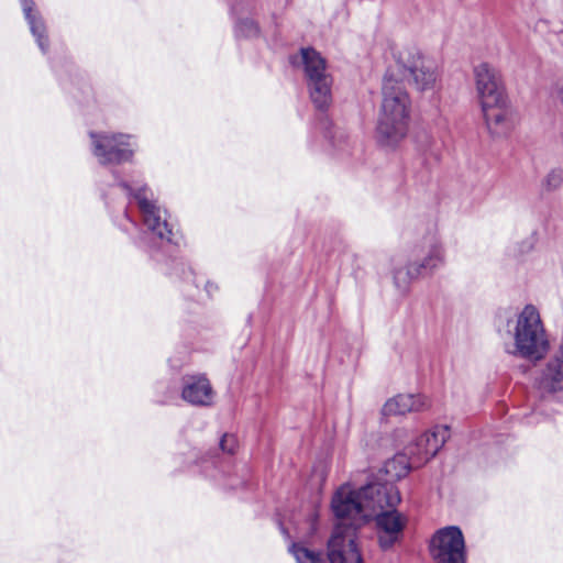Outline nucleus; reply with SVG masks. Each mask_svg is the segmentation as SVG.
<instances>
[{"label": "nucleus", "instance_id": "obj_6", "mask_svg": "<svg viewBox=\"0 0 563 563\" xmlns=\"http://www.w3.org/2000/svg\"><path fill=\"white\" fill-rule=\"evenodd\" d=\"M93 154L101 164L129 161L134 152V137L121 133H91Z\"/></svg>", "mask_w": 563, "mask_h": 563}, {"label": "nucleus", "instance_id": "obj_17", "mask_svg": "<svg viewBox=\"0 0 563 563\" xmlns=\"http://www.w3.org/2000/svg\"><path fill=\"white\" fill-rule=\"evenodd\" d=\"M300 64L307 81L331 76L328 71L327 60L314 48L305 47L299 52Z\"/></svg>", "mask_w": 563, "mask_h": 563}, {"label": "nucleus", "instance_id": "obj_12", "mask_svg": "<svg viewBox=\"0 0 563 563\" xmlns=\"http://www.w3.org/2000/svg\"><path fill=\"white\" fill-rule=\"evenodd\" d=\"M473 76L479 104L507 96L498 71L488 63L476 65Z\"/></svg>", "mask_w": 563, "mask_h": 563}, {"label": "nucleus", "instance_id": "obj_13", "mask_svg": "<svg viewBox=\"0 0 563 563\" xmlns=\"http://www.w3.org/2000/svg\"><path fill=\"white\" fill-rule=\"evenodd\" d=\"M139 208L143 214L145 225L161 240H170L172 231L165 219L162 218V210L155 205L153 194L145 187L134 192Z\"/></svg>", "mask_w": 563, "mask_h": 563}, {"label": "nucleus", "instance_id": "obj_1", "mask_svg": "<svg viewBox=\"0 0 563 563\" xmlns=\"http://www.w3.org/2000/svg\"><path fill=\"white\" fill-rule=\"evenodd\" d=\"M400 493L391 485H366L355 489L350 483L341 485L333 494L331 508L338 523L357 528L382 510L385 506H397Z\"/></svg>", "mask_w": 563, "mask_h": 563}, {"label": "nucleus", "instance_id": "obj_21", "mask_svg": "<svg viewBox=\"0 0 563 563\" xmlns=\"http://www.w3.org/2000/svg\"><path fill=\"white\" fill-rule=\"evenodd\" d=\"M25 19L29 21L32 34L36 37L40 48L45 52L46 43L44 38V25L40 19L33 14V2L31 0H21Z\"/></svg>", "mask_w": 563, "mask_h": 563}, {"label": "nucleus", "instance_id": "obj_26", "mask_svg": "<svg viewBox=\"0 0 563 563\" xmlns=\"http://www.w3.org/2000/svg\"><path fill=\"white\" fill-rule=\"evenodd\" d=\"M555 98L561 104H563V86L555 89Z\"/></svg>", "mask_w": 563, "mask_h": 563}, {"label": "nucleus", "instance_id": "obj_9", "mask_svg": "<svg viewBox=\"0 0 563 563\" xmlns=\"http://www.w3.org/2000/svg\"><path fill=\"white\" fill-rule=\"evenodd\" d=\"M396 506H385L372 517L375 519L379 545L389 549L398 543L408 523L406 515L397 511Z\"/></svg>", "mask_w": 563, "mask_h": 563}, {"label": "nucleus", "instance_id": "obj_7", "mask_svg": "<svg viewBox=\"0 0 563 563\" xmlns=\"http://www.w3.org/2000/svg\"><path fill=\"white\" fill-rule=\"evenodd\" d=\"M479 106L485 126L493 137H506L515 130L518 120L508 96Z\"/></svg>", "mask_w": 563, "mask_h": 563}, {"label": "nucleus", "instance_id": "obj_19", "mask_svg": "<svg viewBox=\"0 0 563 563\" xmlns=\"http://www.w3.org/2000/svg\"><path fill=\"white\" fill-rule=\"evenodd\" d=\"M412 466L418 465L413 464L412 460L409 461L407 454H396L393 459L388 460L384 465L383 471L386 475L385 483H373L372 485H391L396 487L394 483L407 476Z\"/></svg>", "mask_w": 563, "mask_h": 563}, {"label": "nucleus", "instance_id": "obj_4", "mask_svg": "<svg viewBox=\"0 0 563 563\" xmlns=\"http://www.w3.org/2000/svg\"><path fill=\"white\" fill-rule=\"evenodd\" d=\"M395 73L408 74L413 87L420 92L435 91L440 87L441 75L438 64L424 56L416 47H402L393 53Z\"/></svg>", "mask_w": 563, "mask_h": 563}, {"label": "nucleus", "instance_id": "obj_23", "mask_svg": "<svg viewBox=\"0 0 563 563\" xmlns=\"http://www.w3.org/2000/svg\"><path fill=\"white\" fill-rule=\"evenodd\" d=\"M235 33L241 37H254L258 34V27L251 18H245L238 22Z\"/></svg>", "mask_w": 563, "mask_h": 563}, {"label": "nucleus", "instance_id": "obj_18", "mask_svg": "<svg viewBox=\"0 0 563 563\" xmlns=\"http://www.w3.org/2000/svg\"><path fill=\"white\" fill-rule=\"evenodd\" d=\"M332 76H323L322 78L307 81L310 99L314 107L319 110H325L332 102Z\"/></svg>", "mask_w": 563, "mask_h": 563}, {"label": "nucleus", "instance_id": "obj_11", "mask_svg": "<svg viewBox=\"0 0 563 563\" xmlns=\"http://www.w3.org/2000/svg\"><path fill=\"white\" fill-rule=\"evenodd\" d=\"M450 437L449 428L437 426L422 433L407 450L412 463L422 465L437 455Z\"/></svg>", "mask_w": 563, "mask_h": 563}, {"label": "nucleus", "instance_id": "obj_5", "mask_svg": "<svg viewBox=\"0 0 563 563\" xmlns=\"http://www.w3.org/2000/svg\"><path fill=\"white\" fill-rule=\"evenodd\" d=\"M325 549L329 563H364L355 527L336 523Z\"/></svg>", "mask_w": 563, "mask_h": 563}, {"label": "nucleus", "instance_id": "obj_14", "mask_svg": "<svg viewBox=\"0 0 563 563\" xmlns=\"http://www.w3.org/2000/svg\"><path fill=\"white\" fill-rule=\"evenodd\" d=\"M539 387L543 391L563 396V339L547 362L539 379Z\"/></svg>", "mask_w": 563, "mask_h": 563}, {"label": "nucleus", "instance_id": "obj_25", "mask_svg": "<svg viewBox=\"0 0 563 563\" xmlns=\"http://www.w3.org/2000/svg\"><path fill=\"white\" fill-rule=\"evenodd\" d=\"M238 446L236 438L233 434H224L220 440V448L223 452L232 454Z\"/></svg>", "mask_w": 563, "mask_h": 563}, {"label": "nucleus", "instance_id": "obj_15", "mask_svg": "<svg viewBox=\"0 0 563 563\" xmlns=\"http://www.w3.org/2000/svg\"><path fill=\"white\" fill-rule=\"evenodd\" d=\"M429 407V400L420 394H398L386 400L382 408L385 417L404 416L410 412L426 410Z\"/></svg>", "mask_w": 563, "mask_h": 563}, {"label": "nucleus", "instance_id": "obj_3", "mask_svg": "<svg viewBox=\"0 0 563 563\" xmlns=\"http://www.w3.org/2000/svg\"><path fill=\"white\" fill-rule=\"evenodd\" d=\"M511 343L506 345L508 354L529 361H541L550 350V340L539 308L525 305L508 321Z\"/></svg>", "mask_w": 563, "mask_h": 563}, {"label": "nucleus", "instance_id": "obj_27", "mask_svg": "<svg viewBox=\"0 0 563 563\" xmlns=\"http://www.w3.org/2000/svg\"><path fill=\"white\" fill-rule=\"evenodd\" d=\"M533 247V243L532 242H526L525 243V246H523V250H521V252H529L531 251Z\"/></svg>", "mask_w": 563, "mask_h": 563}, {"label": "nucleus", "instance_id": "obj_8", "mask_svg": "<svg viewBox=\"0 0 563 563\" xmlns=\"http://www.w3.org/2000/svg\"><path fill=\"white\" fill-rule=\"evenodd\" d=\"M430 553L438 563H465V542L460 528L440 529L431 539Z\"/></svg>", "mask_w": 563, "mask_h": 563}, {"label": "nucleus", "instance_id": "obj_20", "mask_svg": "<svg viewBox=\"0 0 563 563\" xmlns=\"http://www.w3.org/2000/svg\"><path fill=\"white\" fill-rule=\"evenodd\" d=\"M423 277L413 262L391 271L394 286L401 292H407L412 282Z\"/></svg>", "mask_w": 563, "mask_h": 563}, {"label": "nucleus", "instance_id": "obj_22", "mask_svg": "<svg viewBox=\"0 0 563 563\" xmlns=\"http://www.w3.org/2000/svg\"><path fill=\"white\" fill-rule=\"evenodd\" d=\"M296 563H327L320 552L301 543H294L289 548Z\"/></svg>", "mask_w": 563, "mask_h": 563}, {"label": "nucleus", "instance_id": "obj_2", "mask_svg": "<svg viewBox=\"0 0 563 563\" xmlns=\"http://www.w3.org/2000/svg\"><path fill=\"white\" fill-rule=\"evenodd\" d=\"M412 101L404 84L390 66L382 87V102L376 125L377 141L387 147H396L408 135Z\"/></svg>", "mask_w": 563, "mask_h": 563}, {"label": "nucleus", "instance_id": "obj_10", "mask_svg": "<svg viewBox=\"0 0 563 563\" xmlns=\"http://www.w3.org/2000/svg\"><path fill=\"white\" fill-rule=\"evenodd\" d=\"M422 256L415 261L417 268L424 276H432L446 264V247L440 233L434 230L426 233L420 242Z\"/></svg>", "mask_w": 563, "mask_h": 563}, {"label": "nucleus", "instance_id": "obj_16", "mask_svg": "<svg viewBox=\"0 0 563 563\" xmlns=\"http://www.w3.org/2000/svg\"><path fill=\"white\" fill-rule=\"evenodd\" d=\"M183 399L197 406H209L213 399V390L205 376H191L185 379Z\"/></svg>", "mask_w": 563, "mask_h": 563}, {"label": "nucleus", "instance_id": "obj_24", "mask_svg": "<svg viewBox=\"0 0 563 563\" xmlns=\"http://www.w3.org/2000/svg\"><path fill=\"white\" fill-rule=\"evenodd\" d=\"M563 183V173L560 169H553L547 174L542 180V188L547 191L558 189Z\"/></svg>", "mask_w": 563, "mask_h": 563}]
</instances>
